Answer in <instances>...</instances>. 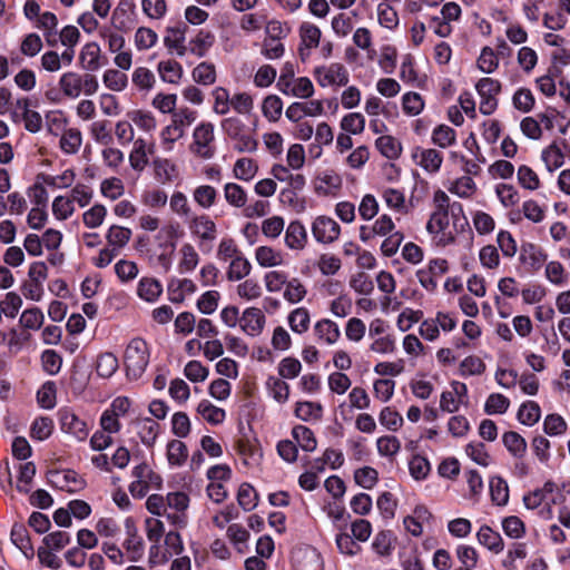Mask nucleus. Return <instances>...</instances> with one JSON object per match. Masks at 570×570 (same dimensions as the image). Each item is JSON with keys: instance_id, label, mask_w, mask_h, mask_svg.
<instances>
[{"instance_id": "nucleus-1", "label": "nucleus", "mask_w": 570, "mask_h": 570, "mask_svg": "<svg viewBox=\"0 0 570 570\" xmlns=\"http://www.w3.org/2000/svg\"><path fill=\"white\" fill-rule=\"evenodd\" d=\"M124 358L127 374L135 379L140 377L149 363L146 341L140 337L132 338L126 347Z\"/></svg>"}, {"instance_id": "nucleus-2", "label": "nucleus", "mask_w": 570, "mask_h": 570, "mask_svg": "<svg viewBox=\"0 0 570 570\" xmlns=\"http://www.w3.org/2000/svg\"><path fill=\"white\" fill-rule=\"evenodd\" d=\"M197 118V111L189 108H183L173 112L171 124L161 131L164 142L173 145L185 135V129L189 127Z\"/></svg>"}, {"instance_id": "nucleus-3", "label": "nucleus", "mask_w": 570, "mask_h": 570, "mask_svg": "<svg viewBox=\"0 0 570 570\" xmlns=\"http://www.w3.org/2000/svg\"><path fill=\"white\" fill-rule=\"evenodd\" d=\"M475 89L480 96V112L485 116L492 115L498 108L497 96L501 91V82L497 79L484 77L476 82Z\"/></svg>"}, {"instance_id": "nucleus-4", "label": "nucleus", "mask_w": 570, "mask_h": 570, "mask_svg": "<svg viewBox=\"0 0 570 570\" xmlns=\"http://www.w3.org/2000/svg\"><path fill=\"white\" fill-rule=\"evenodd\" d=\"M60 429L63 433L70 434L78 441H83L89 434L87 423L79 419L70 407H60L58 410Z\"/></svg>"}, {"instance_id": "nucleus-5", "label": "nucleus", "mask_w": 570, "mask_h": 570, "mask_svg": "<svg viewBox=\"0 0 570 570\" xmlns=\"http://www.w3.org/2000/svg\"><path fill=\"white\" fill-rule=\"evenodd\" d=\"M314 76L317 83L323 88L334 85L346 86L350 80L346 68L337 62L316 67Z\"/></svg>"}, {"instance_id": "nucleus-6", "label": "nucleus", "mask_w": 570, "mask_h": 570, "mask_svg": "<svg viewBox=\"0 0 570 570\" xmlns=\"http://www.w3.org/2000/svg\"><path fill=\"white\" fill-rule=\"evenodd\" d=\"M311 229L315 240L321 244H331L341 234L340 225L327 216H317L312 223Z\"/></svg>"}, {"instance_id": "nucleus-7", "label": "nucleus", "mask_w": 570, "mask_h": 570, "mask_svg": "<svg viewBox=\"0 0 570 570\" xmlns=\"http://www.w3.org/2000/svg\"><path fill=\"white\" fill-rule=\"evenodd\" d=\"M48 482L50 485L70 493H75L85 487L83 479L73 470L49 471Z\"/></svg>"}, {"instance_id": "nucleus-8", "label": "nucleus", "mask_w": 570, "mask_h": 570, "mask_svg": "<svg viewBox=\"0 0 570 570\" xmlns=\"http://www.w3.org/2000/svg\"><path fill=\"white\" fill-rule=\"evenodd\" d=\"M194 151L205 159L214 156L209 144L214 140V125L212 122H200L193 134Z\"/></svg>"}, {"instance_id": "nucleus-9", "label": "nucleus", "mask_w": 570, "mask_h": 570, "mask_svg": "<svg viewBox=\"0 0 570 570\" xmlns=\"http://www.w3.org/2000/svg\"><path fill=\"white\" fill-rule=\"evenodd\" d=\"M265 322L264 313L257 307L246 308L239 318L242 330L250 336L259 335L264 328Z\"/></svg>"}, {"instance_id": "nucleus-10", "label": "nucleus", "mask_w": 570, "mask_h": 570, "mask_svg": "<svg viewBox=\"0 0 570 570\" xmlns=\"http://www.w3.org/2000/svg\"><path fill=\"white\" fill-rule=\"evenodd\" d=\"M193 235L203 242H213L217 236L215 222L206 214L194 216L189 224Z\"/></svg>"}, {"instance_id": "nucleus-11", "label": "nucleus", "mask_w": 570, "mask_h": 570, "mask_svg": "<svg viewBox=\"0 0 570 570\" xmlns=\"http://www.w3.org/2000/svg\"><path fill=\"white\" fill-rule=\"evenodd\" d=\"M412 158L429 173H438L441 168L443 157L440 151L435 149H423L415 147L412 153Z\"/></svg>"}, {"instance_id": "nucleus-12", "label": "nucleus", "mask_w": 570, "mask_h": 570, "mask_svg": "<svg viewBox=\"0 0 570 570\" xmlns=\"http://www.w3.org/2000/svg\"><path fill=\"white\" fill-rule=\"evenodd\" d=\"M307 243V232L299 220H293L285 230V244L289 249L301 250Z\"/></svg>"}, {"instance_id": "nucleus-13", "label": "nucleus", "mask_w": 570, "mask_h": 570, "mask_svg": "<svg viewBox=\"0 0 570 570\" xmlns=\"http://www.w3.org/2000/svg\"><path fill=\"white\" fill-rule=\"evenodd\" d=\"M185 30L186 27H167L166 36L164 37V45L167 49L176 50L177 56L183 57L187 47L185 46Z\"/></svg>"}, {"instance_id": "nucleus-14", "label": "nucleus", "mask_w": 570, "mask_h": 570, "mask_svg": "<svg viewBox=\"0 0 570 570\" xmlns=\"http://www.w3.org/2000/svg\"><path fill=\"white\" fill-rule=\"evenodd\" d=\"M502 443L508 452L515 459H523L527 453V441L518 432L508 431L502 435Z\"/></svg>"}, {"instance_id": "nucleus-15", "label": "nucleus", "mask_w": 570, "mask_h": 570, "mask_svg": "<svg viewBox=\"0 0 570 570\" xmlns=\"http://www.w3.org/2000/svg\"><path fill=\"white\" fill-rule=\"evenodd\" d=\"M476 538L480 544L494 553H500L504 549V542L499 532L493 531L489 525H482Z\"/></svg>"}, {"instance_id": "nucleus-16", "label": "nucleus", "mask_w": 570, "mask_h": 570, "mask_svg": "<svg viewBox=\"0 0 570 570\" xmlns=\"http://www.w3.org/2000/svg\"><path fill=\"white\" fill-rule=\"evenodd\" d=\"M215 42V36L207 30H199L195 38L189 41V50L193 55L203 58L207 55V51L213 47Z\"/></svg>"}, {"instance_id": "nucleus-17", "label": "nucleus", "mask_w": 570, "mask_h": 570, "mask_svg": "<svg viewBox=\"0 0 570 570\" xmlns=\"http://www.w3.org/2000/svg\"><path fill=\"white\" fill-rule=\"evenodd\" d=\"M161 293L163 285L156 278L142 277L138 283L137 294L146 302H156Z\"/></svg>"}, {"instance_id": "nucleus-18", "label": "nucleus", "mask_w": 570, "mask_h": 570, "mask_svg": "<svg viewBox=\"0 0 570 570\" xmlns=\"http://www.w3.org/2000/svg\"><path fill=\"white\" fill-rule=\"evenodd\" d=\"M81 76L73 71H67L59 79V88L65 96L76 99L81 95Z\"/></svg>"}, {"instance_id": "nucleus-19", "label": "nucleus", "mask_w": 570, "mask_h": 570, "mask_svg": "<svg viewBox=\"0 0 570 570\" xmlns=\"http://www.w3.org/2000/svg\"><path fill=\"white\" fill-rule=\"evenodd\" d=\"M520 259L533 269H539L547 259L544 252L534 244H523L521 247Z\"/></svg>"}, {"instance_id": "nucleus-20", "label": "nucleus", "mask_w": 570, "mask_h": 570, "mask_svg": "<svg viewBox=\"0 0 570 570\" xmlns=\"http://www.w3.org/2000/svg\"><path fill=\"white\" fill-rule=\"evenodd\" d=\"M292 436L305 452H313L317 448V440L314 432L305 425H295L292 429Z\"/></svg>"}, {"instance_id": "nucleus-21", "label": "nucleus", "mask_w": 570, "mask_h": 570, "mask_svg": "<svg viewBox=\"0 0 570 570\" xmlns=\"http://www.w3.org/2000/svg\"><path fill=\"white\" fill-rule=\"evenodd\" d=\"M491 501L504 507L509 502V487L507 481L501 476H492L489 482Z\"/></svg>"}, {"instance_id": "nucleus-22", "label": "nucleus", "mask_w": 570, "mask_h": 570, "mask_svg": "<svg viewBox=\"0 0 570 570\" xmlns=\"http://www.w3.org/2000/svg\"><path fill=\"white\" fill-rule=\"evenodd\" d=\"M197 412L212 425L222 424L226 417L225 410L215 406L208 400H203L199 402L197 406Z\"/></svg>"}, {"instance_id": "nucleus-23", "label": "nucleus", "mask_w": 570, "mask_h": 570, "mask_svg": "<svg viewBox=\"0 0 570 570\" xmlns=\"http://www.w3.org/2000/svg\"><path fill=\"white\" fill-rule=\"evenodd\" d=\"M158 72L164 82L176 85L181 79L184 70L179 62L166 60L158 63Z\"/></svg>"}, {"instance_id": "nucleus-24", "label": "nucleus", "mask_w": 570, "mask_h": 570, "mask_svg": "<svg viewBox=\"0 0 570 570\" xmlns=\"http://www.w3.org/2000/svg\"><path fill=\"white\" fill-rule=\"evenodd\" d=\"M194 202L204 209L213 207L218 198V191L210 185H200L193 191Z\"/></svg>"}, {"instance_id": "nucleus-25", "label": "nucleus", "mask_w": 570, "mask_h": 570, "mask_svg": "<svg viewBox=\"0 0 570 570\" xmlns=\"http://www.w3.org/2000/svg\"><path fill=\"white\" fill-rule=\"evenodd\" d=\"M315 334L327 344H334L341 336L338 325L327 318L321 320L315 324Z\"/></svg>"}, {"instance_id": "nucleus-26", "label": "nucleus", "mask_w": 570, "mask_h": 570, "mask_svg": "<svg viewBox=\"0 0 570 570\" xmlns=\"http://www.w3.org/2000/svg\"><path fill=\"white\" fill-rule=\"evenodd\" d=\"M138 435L140 441L147 448H153L159 434V424L150 417H145L139 422Z\"/></svg>"}, {"instance_id": "nucleus-27", "label": "nucleus", "mask_w": 570, "mask_h": 570, "mask_svg": "<svg viewBox=\"0 0 570 570\" xmlns=\"http://www.w3.org/2000/svg\"><path fill=\"white\" fill-rule=\"evenodd\" d=\"M99 58L100 48L96 42L85 45L79 56L83 68L88 71H96L100 68Z\"/></svg>"}, {"instance_id": "nucleus-28", "label": "nucleus", "mask_w": 570, "mask_h": 570, "mask_svg": "<svg viewBox=\"0 0 570 570\" xmlns=\"http://www.w3.org/2000/svg\"><path fill=\"white\" fill-rule=\"evenodd\" d=\"M166 455L169 465L181 466L188 458V450L184 442L179 440H171L167 443Z\"/></svg>"}, {"instance_id": "nucleus-29", "label": "nucleus", "mask_w": 570, "mask_h": 570, "mask_svg": "<svg viewBox=\"0 0 570 570\" xmlns=\"http://www.w3.org/2000/svg\"><path fill=\"white\" fill-rule=\"evenodd\" d=\"M541 416V410L537 402L534 401H527L521 404L517 419L518 421L527 426L534 425Z\"/></svg>"}, {"instance_id": "nucleus-30", "label": "nucleus", "mask_w": 570, "mask_h": 570, "mask_svg": "<svg viewBox=\"0 0 570 570\" xmlns=\"http://www.w3.org/2000/svg\"><path fill=\"white\" fill-rule=\"evenodd\" d=\"M53 421L49 416H39L35 419L30 426V436L37 441L49 439L53 431Z\"/></svg>"}, {"instance_id": "nucleus-31", "label": "nucleus", "mask_w": 570, "mask_h": 570, "mask_svg": "<svg viewBox=\"0 0 570 570\" xmlns=\"http://www.w3.org/2000/svg\"><path fill=\"white\" fill-rule=\"evenodd\" d=\"M321 36V29L311 22H304L299 27L301 43L306 49H313L318 47Z\"/></svg>"}, {"instance_id": "nucleus-32", "label": "nucleus", "mask_w": 570, "mask_h": 570, "mask_svg": "<svg viewBox=\"0 0 570 570\" xmlns=\"http://www.w3.org/2000/svg\"><path fill=\"white\" fill-rule=\"evenodd\" d=\"M250 269L249 261L242 253L232 259L227 271V278L229 281H240L250 273Z\"/></svg>"}, {"instance_id": "nucleus-33", "label": "nucleus", "mask_w": 570, "mask_h": 570, "mask_svg": "<svg viewBox=\"0 0 570 570\" xmlns=\"http://www.w3.org/2000/svg\"><path fill=\"white\" fill-rule=\"evenodd\" d=\"M255 258L262 267H274L282 264L283 256L281 252L269 246H259L255 250Z\"/></svg>"}, {"instance_id": "nucleus-34", "label": "nucleus", "mask_w": 570, "mask_h": 570, "mask_svg": "<svg viewBox=\"0 0 570 570\" xmlns=\"http://www.w3.org/2000/svg\"><path fill=\"white\" fill-rule=\"evenodd\" d=\"M237 501L243 510L252 511L257 507L258 494L252 484L244 482L238 489Z\"/></svg>"}, {"instance_id": "nucleus-35", "label": "nucleus", "mask_w": 570, "mask_h": 570, "mask_svg": "<svg viewBox=\"0 0 570 570\" xmlns=\"http://www.w3.org/2000/svg\"><path fill=\"white\" fill-rule=\"evenodd\" d=\"M131 237V230L127 227L112 225L106 235L109 246H112L116 250L125 247Z\"/></svg>"}, {"instance_id": "nucleus-36", "label": "nucleus", "mask_w": 570, "mask_h": 570, "mask_svg": "<svg viewBox=\"0 0 570 570\" xmlns=\"http://www.w3.org/2000/svg\"><path fill=\"white\" fill-rule=\"evenodd\" d=\"M375 145L380 153L389 159H396L402 150L401 144L394 137L389 135L379 137Z\"/></svg>"}, {"instance_id": "nucleus-37", "label": "nucleus", "mask_w": 570, "mask_h": 570, "mask_svg": "<svg viewBox=\"0 0 570 570\" xmlns=\"http://www.w3.org/2000/svg\"><path fill=\"white\" fill-rule=\"evenodd\" d=\"M154 167L156 178L161 184L170 183L177 176V166L168 159H155Z\"/></svg>"}, {"instance_id": "nucleus-38", "label": "nucleus", "mask_w": 570, "mask_h": 570, "mask_svg": "<svg viewBox=\"0 0 570 570\" xmlns=\"http://www.w3.org/2000/svg\"><path fill=\"white\" fill-rule=\"evenodd\" d=\"M431 139L440 148H446L455 142L456 132L450 126L439 125L433 129Z\"/></svg>"}, {"instance_id": "nucleus-39", "label": "nucleus", "mask_w": 570, "mask_h": 570, "mask_svg": "<svg viewBox=\"0 0 570 570\" xmlns=\"http://www.w3.org/2000/svg\"><path fill=\"white\" fill-rule=\"evenodd\" d=\"M224 197L226 202L237 208L244 207L247 200L245 189L235 183H227L224 187Z\"/></svg>"}, {"instance_id": "nucleus-40", "label": "nucleus", "mask_w": 570, "mask_h": 570, "mask_svg": "<svg viewBox=\"0 0 570 570\" xmlns=\"http://www.w3.org/2000/svg\"><path fill=\"white\" fill-rule=\"evenodd\" d=\"M81 132L76 128L66 130L60 139V148L65 154L73 155L81 146Z\"/></svg>"}, {"instance_id": "nucleus-41", "label": "nucleus", "mask_w": 570, "mask_h": 570, "mask_svg": "<svg viewBox=\"0 0 570 570\" xmlns=\"http://www.w3.org/2000/svg\"><path fill=\"white\" fill-rule=\"evenodd\" d=\"M117 368L118 360L112 353L106 352L98 356L96 371L100 377L108 379L112 376Z\"/></svg>"}, {"instance_id": "nucleus-42", "label": "nucleus", "mask_w": 570, "mask_h": 570, "mask_svg": "<svg viewBox=\"0 0 570 570\" xmlns=\"http://www.w3.org/2000/svg\"><path fill=\"white\" fill-rule=\"evenodd\" d=\"M510 406V400L501 393H492L484 404V412L488 415L503 414Z\"/></svg>"}, {"instance_id": "nucleus-43", "label": "nucleus", "mask_w": 570, "mask_h": 570, "mask_svg": "<svg viewBox=\"0 0 570 570\" xmlns=\"http://www.w3.org/2000/svg\"><path fill=\"white\" fill-rule=\"evenodd\" d=\"M541 158L550 173L560 168L564 163L561 149L554 144L542 150Z\"/></svg>"}, {"instance_id": "nucleus-44", "label": "nucleus", "mask_w": 570, "mask_h": 570, "mask_svg": "<svg viewBox=\"0 0 570 570\" xmlns=\"http://www.w3.org/2000/svg\"><path fill=\"white\" fill-rule=\"evenodd\" d=\"M191 75L193 79L203 86H209L216 81L215 66L210 62H200L194 68Z\"/></svg>"}, {"instance_id": "nucleus-45", "label": "nucleus", "mask_w": 570, "mask_h": 570, "mask_svg": "<svg viewBox=\"0 0 570 570\" xmlns=\"http://www.w3.org/2000/svg\"><path fill=\"white\" fill-rule=\"evenodd\" d=\"M288 324L293 332L302 334L308 330L309 326V314L304 307L294 309L288 315Z\"/></svg>"}, {"instance_id": "nucleus-46", "label": "nucleus", "mask_w": 570, "mask_h": 570, "mask_svg": "<svg viewBox=\"0 0 570 570\" xmlns=\"http://www.w3.org/2000/svg\"><path fill=\"white\" fill-rule=\"evenodd\" d=\"M354 481L361 488L371 490L379 481V473L372 466H363L355 470Z\"/></svg>"}, {"instance_id": "nucleus-47", "label": "nucleus", "mask_w": 570, "mask_h": 570, "mask_svg": "<svg viewBox=\"0 0 570 570\" xmlns=\"http://www.w3.org/2000/svg\"><path fill=\"white\" fill-rule=\"evenodd\" d=\"M323 407L320 403L309 401L298 402L295 407V415L302 421H309L311 419H318L322 416Z\"/></svg>"}, {"instance_id": "nucleus-48", "label": "nucleus", "mask_w": 570, "mask_h": 570, "mask_svg": "<svg viewBox=\"0 0 570 570\" xmlns=\"http://www.w3.org/2000/svg\"><path fill=\"white\" fill-rule=\"evenodd\" d=\"M102 81L107 88L114 91H122L128 85L127 75L116 69L106 70Z\"/></svg>"}, {"instance_id": "nucleus-49", "label": "nucleus", "mask_w": 570, "mask_h": 570, "mask_svg": "<svg viewBox=\"0 0 570 570\" xmlns=\"http://www.w3.org/2000/svg\"><path fill=\"white\" fill-rule=\"evenodd\" d=\"M56 383L47 381L37 392V401L42 409L51 410L56 406Z\"/></svg>"}, {"instance_id": "nucleus-50", "label": "nucleus", "mask_w": 570, "mask_h": 570, "mask_svg": "<svg viewBox=\"0 0 570 570\" xmlns=\"http://www.w3.org/2000/svg\"><path fill=\"white\" fill-rule=\"evenodd\" d=\"M534 102V96L528 88H519L512 97L513 107L522 112H530Z\"/></svg>"}, {"instance_id": "nucleus-51", "label": "nucleus", "mask_w": 570, "mask_h": 570, "mask_svg": "<svg viewBox=\"0 0 570 570\" xmlns=\"http://www.w3.org/2000/svg\"><path fill=\"white\" fill-rule=\"evenodd\" d=\"M341 128L352 135H358L364 131L365 118L360 112L345 115L341 120Z\"/></svg>"}, {"instance_id": "nucleus-52", "label": "nucleus", "mask_w": 570, "mask_h": 570, "mask_svg": "<svg viewBox=\"0 0 570 570\" xmlns=\"http://www.w3.org/2000/svg\"><path fill=\"white\" fill-rule=\"evenodd\" d=\"M262 110L268 120L276 121L281 118L283 101L278 96L269 95L264 99Z\"/></svg>"}, {"instance_id": "nucleus-53", "label": "nucleus", "mask_w": 570, "mask_h": 570, "mask_svg": "<svg viewBox=\"0 0 570 570\" xmlns=\"http://www.w3.org/2000/svg\"><path fill=\"white\" fill-rule=\"evenodd\" d=\"M307 291L305 286L302 284V282L294 277L292 279H288L286 283V288L284 291V298L292 303L296 304L299 303L306 295Z\"/></svg>"}, {"instance_id": "nucleus-54", "label": "nucleus", "mask_w": 570, "mask_h": 570, "mask_svg": "<svg viewBox=\"0 0 570 570\" xmlns=\"http://www.w3.org/2000/svg\"><path fill=\"white\" fill-rule=\"evenodd\" d=\"M158 35L150 28L139 27L135 33V45L138 50H147L157 43Z\"/></svg>"}, {"instance_id": "nucleus-55", "label": "nucleus", "mask_w": 570, "mask_h": 570, "mask_svg": "<svg viewBox=\"0 0 570 570\" xmlns=\"http://www.w3.org/2000/svg\"><path fill=\"white\" fill-rule=\"evenodd\" d=\"M377 18L380 24L387 29H394L399 24L396 11L386 2H381L377 6Z\"/></svg>"}, {"instance_id": "nucleus-56", "label": "nucleus", "mask_w": 570, "mask_h": 570, "mask_svg": "<svg viewBox=\"0 0 570 570\" xmlns=\"http://www.w3.org/2000/svg\"><path fill=\"white\" fill-rule=\"evenodd\" d=\"M478 68L484 73H492L499 66V59L494 50L490 47H484L478 58Z\"/></svg>"}, {"instance_id": "nucleus-57", "label": "nucleus", "mask_w": 570, "mask_h": 570, "mask_svg": "<svg viewBox=\"0 0 570 570\" xmlns=\"http://www.w3.org/2000/svg\"><path fill=\"white\" fill-rule=\"evenodd\" d=\"M431 469L429 460L422 455H414L409 462L410 474L415 480H424Z\"/></svg>"}, {"instance_id": "nucleus-58", "label": "nucleus", "mask_w": 570, "mask_h": 570, "mask_svg": "<svg viewBox=\"0 0 570 570\" xmlns=\"http://www.w3.org/2000/svg\"><path fill=\"white\" fill-rule=\"evenodd\" d=\"M403 111L409 116L419 115L424 108V101L417 92H406L402 97Z\"/></svg>"}, {"instance_id": "nucleus-59", "label": "nucleus", "mask_w": 570, "mask_h": 570, "mask_svg": "<svg viewBox=\"0 0 570 570\" xmlns=\"http://www.w3.org/2000/svg\"><path fill=\"white\" fill-rule=\"evenodd\" d=\"M75 212L71 199L63 196H57L52 202V214L58 220H66Z\"/></svg>"}, {"instance_id": "nucleus-60", "label": "nucleus", "mask_w": 570, "mask_h": 570, "mask_svg": "<svg viewBox=\"0 0 570 570\" xmlns=\"http://www.w3.org/2000/svg\"><path fill=\"white\" fill-rule=\"evenodd\" d=\"M107 215V209L104 205L96 204L90 209L86 210L82 215L83 224L88 228H97L102 223Z\"/></svg>"}, {"instance_id": "nucleus-61", "label": "nucleus", "mask_w": 570, "mask_h": 570, "mask_svg": "<svg viewBox=\"0 0 570 570\" xmlns=\"http://www.w3.org/2000/svg\"><path fill=\"white\" fill-rule=\"evenodd\" d=\"M219 298V292L207 291L198 298L197 308L200 313L210 315L217 309Z\"/></svg>"}, {"instance_id": "nucleus-62", "label": "nucleus", "mask_w": 570, "mask_h": 570, "mask_svg": "<svg viewBox=\"0 0 570 570\" xmlns=\"http://www.w3.org/2000/svg\"><path fill=\"white\" fill-rule=\"evenodd\" d=\"M45 316L40 308L33 307L26 309L20 316V324L27 330H39L43 323Z\"/></svg>"}, {"instance_id": "nucleus-63", "label": "nucleus", "mask_w": 570, "mask_h": 570, "mask_svg": "<svg viewBox=\"0 0 570 570\" xmlns=\"http://www.w3.org/2000/svg\"><path fill=\"white\" fill-rule=\"evenodd\" d=\"M377 452L382 456H393L401 449L400 440L394 435H384L376 441Z\"/></svg>"}, {"instance_id": "nucleus-64", "label": "nucleus", "mask_w": 570, "mask_h": 570, "mask_svg": "<svg viewBox=\"0 0 570 570\" xmlns=\"http://www.w3.org/2000/svg\"><path fill=\"white\" fill-rule=\"evenodd\" d=\"M22 299L14 293L9 292L6 294L4 299L0 303V311L10 318H14L21 308Z\"/></svg>"}]
</instances>
